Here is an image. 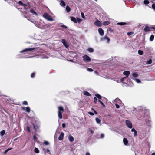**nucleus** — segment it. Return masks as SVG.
Returning <instances> with one entry per match:
<instances>
[{
  "instance_id": "a18cd8bd",
  "label": "nucleus",
  "mask_w": 155,
  "mask_h": 155,
  "mask_svg": "<svg viewBox=\"0 0 155 155\" xmlns=\"http://www.w3.org/2000/svg\"><path fill=\"white\" fill-rule=\"evenodd\" d=\"M61 27L63 28H65L66 29L67 28V27L64 25H61Z\"/></svg>"
},
{
  "instance_id": "a878e982",
  "label": "nucleus",
  "mask_w": 155,
  "mask_h": 155,
  "mask_svg": "<svg viewBox=\"0 0 155 155\" xmlns=\"http://www.w3.org/2000/svg\"><path fill=\"white\" fill-rule=\"evenodd\" d=\"M26 111L28 113H29L30 112L31 110L30 108L29 107H25Z\"/></svg>"
},
{
  "instance_id": "4d7b16f0",
  "label": "nucleus",
  "mask_w": 155,
  "mask_h": 155,
  "mask_svg": "<svg viewBox=\"0 0 155 155\" xmlns=\"http://www.w3.org/2000/svg\"><path fill=\"white\" fill-rule=\"evenodd\" d=\"M12 149V148H8V149H6V150H7V151H9L10 150Z\"/></svg>"
},
{
  "instance_id": "603ef678",
  "label": "nucleus",
  "mask_w": 155,
  "mask_h": 155,
  "mask_svg": "<svg viewBox=\"0 0 155 155\" xmlns=\"http://www.w3.org/2000/svg\"><path fill=\"white\" fill-rule=\"evenodd\" d=\"M104 137V135L103 134H101L100 137L101 138H103Z\"/></svg>"
},
{
  "instance_id": "c9c22d12",
  "label": "nucleus",
  "mask_w": 155,
  "mask_h": 155,
  "mask_svg": "<svg viewBox=\"0 0 155 155\" xmlns=\"http://www.w3.org/2000/svg\"><path fill=\"white\" fill-rule=\"evenodd\" d=\"M97 99L96 97H94V104H96L97 103Z\"/></svg>"
},
{
  "instance_id": "f257e3e1",
  "label": "nucleus",
  "mask_w": 155,
  "mask_h": 155,
  "mask_svg": "<svg viewBox=\"0 0 155 155\" xmlns=\"http://www.w3.org/2000/svg\"><path fill=\"white\" fill-rule=\"evenodd\" d=\"M58 115L59 118L61 119L62 118V114L64 111V109L63 107L61 106H59L58 107Z\"/></svg>"
},
{
  "instance_id": "0eeeda50",
  "label": "nucleus",
  "mask_w": 155,
  "mask_h": 155,
  "mask_svg": "<svg viewBox=\"0 0 155 155\" xmlns=\"http://www.w3.org/2000/svg\"><path fill=\"white\" fill-rule=\"evenodd\" d=\"M94 24L98 27H101L102 26L101 21L98 20L94 22Z\"/></svg>"
},
{
  "instance_id": "dca6fc26",
  "label": "nucleus",
  "mask_w": 155,
  "mask_h": 155,
  "mask_svg": "<svg viewBox=\"0 0 155 155\" xmlns=\"http://www.w3.org/2000/svg\"><path fill=\"white\" fill-rule=\"evenodd\" d=\"M131 131L134 132V136H137V131L134 128H133L131 129Z\"/></svg>"
},
{
  "instance_id": "58836bf2",
  "label": "nucleus",
  "mask_w": 155,
  "mask_h": 155,
  "mask_svg": "<svg viewBox=\"0 0 155 155\" xmlns=\"http://www.w3.org/2000/svg\"><path fill=\"white\" fill-rule=\"evenodd\" d=\"M44 143L45 145H48L49 144V143L48 142L46 141H44Z\"/></svg>"
},
{
  "instance_id": "680f3d73",
  "label": "nucleus",
  "mask_w": 155,
  "mask_h": 155,
  "mask_svg": "<svg viewBox=\"0 0 155 155\" xmlns=\"http://www.w3.org/2000/svg\"><path fill=\"white\" fill-rule=\"evenodd\" d=\"M85 155H90V154L89 152H86Z\"/></svg>"
},
{
  "instance_id": "b1692460",
  "label": "nucleus",
  "mask_w": 155,
  "mask_h": 155,
  "mask_svg": "<svg viewBox=\"0 0 155 155\" xmlns=\"http://www.w3.org/2000/svg\"><path fill=\"white\" fill-rule=\"evenodd\" d=\"M103 38L104 40H106L107 41V43H109L110 41V39L108 37L105 36Z\"/></svg>"
},
{
  "instance_id": "2f4dec72",
  "label": "nucleus",
  "mask_w": 155,
  "mask_h": 155,
  "mask_svg": "<svg viewBox=\"0 0 155 155\" xmlns=\"http://www.w3.org/2000/svg\"><path fill=\"white\" fill-rule=\"evenodd\" d=\"M132 75L134 78H137L138 76V74L136 73H133Z\"/></svg>"
},
{
  "instance_id": "f03ea898",
  "label": "nucleus",
  "mask_w": 155,
  "mask_h": 155,
  "mask_svg": "<svg viewBox=\"0 0 155 155\" xmlns=\"http://www.w3.org/2000/svg\"><path fill=\"white\" fill-rule=\"evenodd\" d=\"M43 16L46 19H47L48 21H52L53 20V19L52 18L51 16L49 15V14L47 13H45L43 14Z\"/></svg>"
},
{
  "instance_id": "ddd939ff",
  "label": "nucleus",
  "mask_w": 155,
  "mask_h": 155,
  "mask_svg": "<svg viewBox=\"0 0 155 155\" xmlns=\"http://www.w3.org/2000/svg\"><path fill=\"white\" fill-rule=\"evenodd\" d=\"M130 71H124L123 72V74L124 75L127 76L126 77H127L128 76V75L130 74Z\"/></svg>"
},
{
  "instance_id": "473e14b6",
  "label": "nucleus",
  "mask_w": 155,
  "mask_h": 155,
  "mask_svg": "<svg viewBox=\"0 0 155 155\" xmlns=\"http://www.w3.org/2000/svg\"><path fill=\"white\" fill-rule=\"evenodd\" d=\"M35 73L33 72L31 74V77L32 78H34L35 76Z\"/></svg>"
},
{
  "instance_id": "9d476101",
  "label": "nucleus",
  "mask_w": 155,
  "mask_h": 155,
  "mask_svg": "<svg viewBox=\"0 0 155 155\" xmlns=\"http://www.w3.org/2000/svg\"><path fill=\"white\" fill-rule=\"evenodd\" d=\"M151 28H150L148 26H146L144 29V31L145 32H147L150 31V29Z\"/></svg>"
},
{
  "instance_id": "39448f33",
  "label": "nucleus",
  "mask_w": 155,
  "mask_h": 155,
  "mask_svg": "<svg viewBox=\"0 0 155 155\" xmlns=\"http://www.w3.org/2000/svg\"><path fill=\"white\" fill-rule=\"evenodd\" d=\"M126 124L127 126L130 128H131L132 127V123L129 120H126Z\"/></svg>"
},
{
  "instance_id": "bb28decb",
  "label": "nucleus",
  "mask_w": 155,
  "mask_h": 155,
  "mask_svg": "<svg viewBox=\"0 0 155 155\" xmlns=\"http://www.w3.org/2000/svg\"><path fill=\"white\" fill-rule=\"evenodd\" d=\"M154 38V36L153 35H152L150 38V40L151 41H153Z\"/></svg>"
},
{
  "instance_id": "393cba45",
  "label": "nucleus",
  "mask_w": 155,
  "mask_h": 155,
  "mask_svg": "<svg viewBox=\"0 0 155 155\" xmlns=\"http://www.w3.org/2000/svg\"><path fill=\"white\" fill-rule=\"evenodd\" d=\"M34 152L36 153H39V150L36 147H35L34 149Z\"/></svg>"
},
{
  "instance_id": "1a4fd4ad",
  "label": "nucleus",
  "mask_w": 155,
  "mask_h": 155,
  "mask_svg": "<svg viewBox=\"0 0 155 155\" xmlns=\"http://www.w3.org/2000/svg\"><path fill=\"white\" fill-rule=\"evenodd\" d=\"M64 134L63 132H61L58 137V140H62L64 138Z\"/></svg>"
},
{
  "instance_id": "c85d7f7f",
  "label": "nucleus",
  "mask_w": 155,
  "mask_h": 155,
  "mask_svg": "<svg viewBox=\"0 0 155 155\" xmlns=\"http://www.w3.org/2000/svg\"><path fill=\"white\" fill-rule=\"evenodd\" d=\"M138 53L140 55H142L143 54V51L142 50H139L138 51Z\"/></svg>"
},
{
  "instance_id": "6e6d98bb",
  "label": "nucleus",
  "mask_w": 155,
  "mask_h": 155,
  "mask_svg": "<svg viewBox=\"0 0 155 155\" xmlns=\"http://www.w3.org/2000/svg\"><path fill=\"white\" fill-rule=\"evenodd\" d=\"M89 131H90V133H91V134H93L94 133V131H93V130H89Z\"/></svg>"
},
{
  "instance_id": "c756f323",
  "label": "nucleus",
  "mask_w": 155,
  "mask_h": 155,
  "mask_svg": "<svg viewBox=\"0 0 155 155\" xmlns=\"http://www.w3.org/2000/svg\"><path fill=\"white\" fill-rule=\"evenodd\" d=\"M95 120L97 123L98 124L100 123L101 122V120L98 118H96L95 119Z\"/></svg>"
},
{
  "instance_id": "4468645a",
  "label": "nucleus",
  "mask_w": 155,
  "mask_h": 155,
  "mask_svg": "<svg viewBox=\"0 0 155 155\" xmlns=\"http://www.w3.org/2000/svg\"><path fill=\"white\" fill-rule=\"evenodd\" d=\"M128 24V23L127 22H119L117 23V25H119L121 26L122 25H127Z\"/></svg>"
},
{
  "instance_id": "13d9d810",
  "label": "nucleus",
  "mask_w": 155,
  "mask_h": 155,
  "mask_svg": "<svg viewBox=\"0 0 155 155\" xmlns=\"http://www.w3.org/2000/svg\"><path fill=\"white\" fill-rule=\"evenodd\" d=\"M12 149V148H8V149H6V150H7V151H9L10 150Z\"/></svg>"
},
{
  "instance_id": "ea45409f",
  "label": "nucleus",
  "mask_w": 155,
  "mask_h": 155,
  "mask_svg": "<svg viewBox=\"0 0 155 155\" xmlns=\"http://www.w3.org/2000/svg\"><path fill=\"white\" fill-rule=\"evenodd\" d=\"M87 70L88 71L90 72H92L93 71V70L91 68H88Z\"/></svg>"
},
{
  "instance_id": "20e7f679",
  "label": "nucleus",
  "mask_w": 155,
  "mask_h": 155,
  "mask_svg": "<svg viewBox=\"0 0 155 155\" xmlns=\"http://www.w3.org/2000/svg\"><path fill=\"white\" fill-rule=\"evenodd\" d=\"M83 60L85 62H89L91 61L90 57L87 55H84L82 57Z\"/></svg>"
},
{
  "instance_id": "3c124183",
  "label": "nucleus",
  "mask_w": 155,
  "mask_h": 155,
  "mask_svg": "<svg viewBox=\"0 0 155 155\" xmlns=\"http://www.w3.org/2000/svg\"><path fill=\"white\" fill-rule=\"evenodd\" d=\"M47 153H49V154H51V152H50L49 150L48 149H47Z\"/></svg>"
},
{
  "instance_id": "864d4df0",
  "label": "nucleus",
  "mask_w": 155,
  "mask_h": 155,
  "mask_svg": "<svg viewBox=\"0 0 155 155\" xmlns=\"http://www.w3.org/2000/svg\"><path fill=\"white\" fill-rule=\"evenodd\" d=\"M62 126L63 128H64L65 127V124L64 123H63L62 124Z\"/></svg>"
},
{
  "instance_id": "c03bdc74",
  "label": "nucleus",
  "mask_w": 155,
  "mask_h": 155,
  "mask_svg": "<svg viewBox=\"0 0 155 155\" xmlns=\"http://www.w3.org/2000/svg\"><path fill=\"white\" fill-rule=\"evenodd\" d=\"M81 17L83 18H84V17H85L84 14L83 13V12H81Z\"/></svg>"
},
{
  "instance_id": "6e6552de",
  "label": "nucleus",
  "mask_w": 155,
  "mask_h": 155,
  "mask_svg": "<svg viewBox=\"0 0 155 155\" xmlns=\"http://www.w3.org/2000/svg\"><path fill=\"white\" fill-rule=\"evenodd\" d=\"M98 31L99 34L101 35L102 36L104 34V31L102 28H99L98 29Z\"/></svg>"
},
{
  "instance_id": "f3484780",
  "label": "nucleus",
  "mask_w": 155,
  "mask_h": 155,
  "mask_svg": "<svg viewBox=\"0 0 155 155\" xmlns=\"http://www.w3.org/2000/svg\"><path fill=\"white\" fill-rule=\"evenodd\" d=\"M83 93H84V95H86L87 96H91V94L88 92H87V91H84Z\"/></svg>"
},
{
  "instance_id": "37998d69",
  "label": "nucleus",
  "mask_w": 155,
  "mask_h": 155,
  "mask_svg": "<svg viewBox=\"0 0 155 155\" xmlns=\"http://www.w3.org/2000/svg\"><path fill=\"white\" fill-rule=\"evenodd\" d=\"M152 7L154 10H155V4H152Z\"/></svg>"
},
{
  "instance_id": "5701e85b",
  "label": "nucleus",
  "mask_w": 155,
  "mask_h": 155,
  "mask_svg": "<svg viewBox=\"0 0 155 155\" xmlns=\"http://www.w3.org/2000/svg\"><path fill=\"white\" fill-rule=\"evenodd\" d=\"M95 96L99 99V100L101 99L102 98L101 96L99 94H95Z\"/></svg>"
},
{
  "instance_id": "774afa93",
  "label": "nucleus",
  "mask_w": 155,
  "mask_h": 155,
  "mask_svg": "<svg viewBox=\"0 0 155 155\" xmlns=\"http://www.w3.org/2000/svg\"><path fill=\"white\" fill-rule=\"evenodd\" d=\"M151 155H155V153H153Z\"/></svg>"
},
{
  "instance_id": "2eb2a0df",
  "label": "nucleus",
  "mask_w": 155,
  "mask_h": 155,
  "mask_svg": "<svg viewBox=\"0 0 155 155\" xmlns=\"http://www.w3.org/2000/svg\"><path fill=\"white\" fill-rule=\"evenodd\" d=\"M61 42L66 47H68V46L67 45L66 42L64 39H62L61 40Z\"/></svg>"
},
{
  "instance_id": "f8f14e48",
  "label": "nucleus",
  "mask_w": 155,
  "mask_h": 155,
  "mask_svg": "<svg viewBox=\"0 0 155 155\" xmlns=\"http://www.w3.org/2000/svg\"><path fill=\"white\" fill-rule=\"evenodd\" d=\"M123 143L124 144L126 145L127 146L128 144V141L127 140L126 138H124L123 139Z\"/></svg>"
},
{
  "instance_id": "7c9ffc66",
  "label": "nucleus",
  "mask_w": 155,
  "mask_h": 155,
  "mask_svg": "<svg viewBox=\"0 0 155 155\" xmlns=\"http://www.w3.org/2000/svg\"><path fill=\"white\" fill-rule=\"evenodd\" d=\"M5 130H3L0 133V134L1 136H3L5 134Z\"/></svg>"
},
{
  "instance_id": "49530a36",
  "label": "nucleus",
  "mask_w": 155,
  "mask_h": 155,
  "mask_svg": "<svg viewBox=\"0 0 155 155\" xmlns=\"http://www.w3.org/2000/svg\"><path fill=\"white\" fill-rule=\"evenodd\" d=\"M18 3L21 5H22L23 4V3H22V2L21 1H19L18 2Z\"/></svg>"
},
{
  "instance_id": "cd10ccee",
  "label": "nucleus",
  "mask_w": 155,
  "mask_h": 155,
  "mask_svg": "<svg viewBox=\"0 0 155 155\" xmlns=\"http://www.w3.org/2000/svg\"><path fill=\"white\" fill-rule=\"evenodd\" d=\"M88 51L90 53H92L94 51V49L91 48H89L88 49Z\"/></svg>"
},
{
  "instance_id": "5fc2aeb1",
  "label": "nucleus",
  "mask_w": 155,
  "mask_h": 155,
  "mask_svg": "<svg viewBox=\"0 0 155 155\" xmlns=\"http://www.w3.org/2000/svg\"><path fill=\"white\" fill-rule=\"evenodd\" d=\"M127 78V77H124L123 78H122L121 79V82H123L124 80V79L125 78Z\"/></svg>"
},
{
  "instance_id": "412c9836",
  "label": "nucleus",
  "mask_w": 155,
  "mask_h": 155,
  "mask_svg": "<svg viewBox=\"0 0 155 155\" xmlns=\"http://www.w3.org/2000/svg\"><path fill=\"white\" fill-rule=\"evenodd\" d=\"M98 101L100 103L102 107L104 108L105 107V106L104 103L100 100H98Z\"/></svg>"
},
{
  "instance_id": "de8ad7c7",
  "label": "nucleus",
  "mask_w": 155,
  "mask_h": 155,
  "mask_svg": "<svg viewBox=\"0 0 155 155\" xmlns=\"http://www.w3.org/2000/svg\"><path fill=\"white\" fill-rule=\"evenodd\" d=\"M136 80L137 82L138 83H140L141 82V81L139 79H136Z\"/></svg>"
},
{
  "instance_id": "a19ab883",
  "label": "nucleus",
  "mask_w": 155,
  "mask_h": 155,
  "mask_svg": "<svg viewBox=\"0 0 155 155\" xmlns=\"http://www.w3.org/2000/svg\"><path fill=\"white\" fill-rule=\"evenodd\" d=\"M88 113L90 115L93 116L94 115V114L93 112H88Z\"/></svg>"
},
{
  "instance_id": "6ab92c4d",
  "label": "nucleus",
  "mask_w": 155,
  "mask_h": 155,
  "mask_svg": "<svg viewBox=\"0 0 155 155\" xmlns=\"http://www.w3.org/2000/svg\"><path fill=\"white\" fill-rule=\"evenodd\" d=\"M30 12L34 14L35 15H38V14L33 9H32L30 10Z\"/></svg>"
},
{
  "instance_id": "09e8293b",
  "label": "nucleus",
  "mask_w": 155,
  "mask_h": 155,
  "mask_svg": "<svg viewBox=\"0 0 155 155\" xmlns=\"http://www.w3.org/2000/svg\"><path fill=\"white\" fill-rule=\"evenodd\" d=\"M115 106L116 108H119L120 107V106L119 105L117 104V103H116L115 104Z\"/></svg>"
},
{
  "instance_id": "69168bd1",
  "label": "nucleus",
  "mask_w": 155,
  "mask_h": 155,
  "mask_svg": "<svg viewBox=\"0 0 155 155\" xmlns=\"http://www.w3.org/2000/svg\"><path fill=\"white\" fill-rule=\"evenodd\" d=\"M24 9H25V10H27V9H28V8H26V7H24Z\"/></svg>"
},
{
  "instance_id": "aec40b11",
  "label": "nucleus",
  "mask_w": 155,
  "mask_h": 155,
  "mask_svg": "<svg viewBox=\"0 0 155 155\" xmlns=\"http://www.w3.org/2000/svg\"><path fill=\"white\" fill-rule=\"evenodd\" d=\"M110 22L109 21H107L104 22L103 24V25H107L110 24Z\"/></svg>"
},
{
  "instance_id": "4be33fe9",
  "label": "nucleus",
  "mask_w": 155,
  "mask_h": 155,
  "mask_svg": "<svg viewBox=\"0 0 155 155\" xmlns=\"http://www.w3.org/2000/svg\"><path fill=\"white\" fill-rule=\"evenodd\" d=\"M66 10L67 12H69L71 11V8L69 6L67 5L66 7Z\"/></svg>"
},
{
  "instance_id": "8fccbe9b",
  "label": "nucleus",
  "mask_w": 155,
  "mask_h": 155,
  "mask_svg": "<svg viewBox=\"0 0 155 155\" xmlns=\"http://www.w3.org/2000/svg\"><path fill=\"white\" fill-rule=\"evenodd\" d=\"M109 30L111 32H113V30L110 28H109Z\"/></svg>"
},
{
  "instance_id": "0e129e2a",
  "label": "nucleus",
  "mask_w": 155,
  "mask_h": 155,
  "mask_svg": "<svg viewBox=\"0 0 155 155\" xmlns=\"http://www.w3.org/2000/svg\"><path fill=\"white\" fill-rule=\"evenodd\" d=\"M22 6H27V5L26 4H24L23 3Z\"/></svg>"
},
{
  "instance_id": "e2e57ef3",
  "label": "nucleus",
  "mask_w": 155,
  "mask_h": 155,
  "mask_svg": "<svg viewBox=\"0 0 155 155\" xmlns=\"http://www.w3.org/2000/svg\"><path fill=\"white\" fill-rule=\"evenodd\" d=\"M6 150H5V151H4V154H5L7 153L8 152Z\"/></svg>"
},
{
  "instance_id": "423d86ee",
  "label": "nucleus",
  "mask_w": 155,
  "mask_h": 155,
  "mask_svg": "<svg viewBox=\"0 0 155 155\" xmlns=\"http://www.w3.org/2000/svg\"><path fill=\"white\" fill-rule=\"evenodd\" d=\"M35 48H26L25 49H24L21 51H20V53H23L24 52H28V51H33L35 49Z\"/></svg>"
},
{
  "instance_id": "bf43d9fd",
  "label": "nucleus",
  "mask_w": 155,
  "mask_h": 155,
  "mask_svg": "<svg viewBox=\"0 0 155 155\" xmlns=\"http://www.w3.org/2000/svg\"><path fill=\"white\" fill-rule=\"evenodd\" d=\"M36 137L35 135H34L33 136V138L35 140H36Z\"/></svg>"
},
{
  "instance_id": "7ed1b4c3",
  "label": "nucleus",
  "mask_w": 155,
  "mask_h": 155,
  "mask_svg": "<svg viewBox=\"0 0 155 155\" xmlns=\"http://www.w3.org/2000/svg\"><path fill=\"white\" fill-rule=\"evenodd\" d=\"M71 19V21L74 22V23H77L78 22L80 23L82 21L81 19L77 18V19L73 17H70Z\"/></svg>"
},
{
  "instance_id": "72a5a7b5",
  "label": "nucleus",
  "mask_w": 155,
  "mask_h": 155,
  "mask_svg": "<svg viewBox=\"0 0 155 155\" xmlns=\"http://www.w3.org/2000/svg\"><path fill=\"white\" fill-rule=\"evenodd\" d=\"M143 2L145 4H148L149 3V2L148 0H144V1Z\"/></svg>"
},
{
  "instance_id": "a211bd4d",
  "label": "nucleus",
  "mask_w": 155,
  "mask_h": 155,
  "mask_svg": "<svg viewBox=\"0 0 155 155\" xmlns=\"http://www.w3.org/2000/svg\"><path fill=\"white\" fill-rule=\"evenodd\" d=\"M61 5L63 6H65L66 5V4L64 2V1L63 0H61V3H60Z\"/></svg>"
},
{
  "instance_id": "e433bc0d",
  "label": "nucleus",
  "mask_w": 155,
  "mask_h": 155,
  "mask_svg": "<svg viewBox=\"0 0 155 155\" xmlns=\"http://www.w3.org/2000/svg\"><path fill=\"white\" fill-rule=\"evenodd\" d=\"M152 61L151 59H150L147 62V63L148 64H150L152 63Z\"/></svg>"
},
{
  "instance_id": "4c0bfd02",
  "label": "nucleus",
  "mask_w": 155,
  "mask_h": 155,
  "mask_svg": "<svg viewBox=\"0 0 155 155\" xmlns=\"http://www.w3.org/2000/svg\"><path fill=\"white\" fill-rule=\"evenodd\" d=\"M22 104L25 105H27L28 104V102L26 101H24L23 102Z\"/></svg>"
},
{
  "instance_id": "9b49d317",
  "label": "nucleus",
  "mask_w": 155,
  "mask_h": 155,
  "mask_svg": "<svg viewBox=\"0 0 155 155\" xmlns=\"http://www.w3.org/2000/svg\"><path fill=\"white\" fill-rule=\"evenodd\" d=\"M68 139L70 142H72L74 140V138L71 135H69L68 137Z\"/></svg>"
},
{
  "instance_id": "052dcab7",
  "label": "nucleus",
  "mask_w": 155,
  "mask_h": 155,
  "mask_svg": "<svg viewBox=\"0 0 155 155\" xmlns=\"http://www.w3.org/2000/svg\"><path fill=\"white\" fill-rule=\"evenodd\" d=\"M94 113L96 114H97V111H96L95 110H94Z\"/></svg>"
},
{
  "instance_id": "79ce46f5",
  "label": "nucleus",
  "mask_w": 155,
  "mask_h": 155,
  "mask_svg": "<svg viewBox=\"0 0 155 155\" xmlns=\"http://www.w3.org/2000/svg\"><path fill=\"white\" fill-rule=\"evenodd\" d=\"M26 128H27V130L29 132H30L31 131H30V129L29 127L28 126H27Z\"/></svg>"
},
{
  "instance_id": "338daca9",
  "label": "nucleus",
  "mask_w": 155,
  "mask_h": 155,
  "mask_svg": "<svg viewBox=\"0 0 155 155\" xmlns=\"http://www.w3.org/2000/svg\"><path fill=\"white\" fill-rule=\"evenodd\" d=\"M151 28L154 29L155 31V27H151Z\"/></svg>"
},
{
  "instance_id": "f704fd0d",
  "label": "nucleus",
  "mask_w": 155,
  "mask_h": 155,
  "mask_svg": "<svg viewBox=\"0 0 155 155\" xmlns=\"http://www.w3.org/2000/svg\"><path fill=\"white\" fill-rule=\"evenodd\" d=\"M134 33L133 32H127V34L128 35L130 36V35H132Z\"/></svg>"
}]
</instances>
